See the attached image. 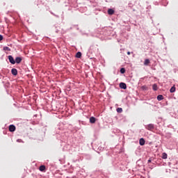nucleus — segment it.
<instances>
[{"label": "nucleus", "mask_w": 178, "mask_h": 178, "mask_svg": "<svg viewBox=\"0 0 178 178\" xmlns=\"http://www.w3.org/2000/svg\"><path fill=\"white\" fill-rule=\"evenodd\" d=\"M145 129L149 131H152L155 129V125L154 124H149L145 126Z\"/></svg>", "instance_id": "1"}, {"label": "nucleus", "mask_w": 178, "mask_h": 178, "mask_svg": "<svg viewBox=\"0 0 178 178\" xmlns=\"http://www.w3.org/2000/svg\"><path fill=\"white\" fill-rule=\"evenodd\" d=\"M8 60L10 63H11V65H15V63H16V62L15 61V58H13V56L10 55L8 56Z\"/></svg>", "instance_id": "2"}, {"label": "nucleus", "mask_w": 178, "mask_h": 178, "mask_svg": "<svg viewBox=\"0 0 178 178\" xmlns=\"http://www.w3.org/2000/svg\"><path fill=\"white\" fill-rule=\"evenodd\" d=\"M16 130V127L14 124H10L9 126V131L11 133H13Z\"/></svg>", "instance_id": "3"}, {"label": "nucleus", "mask_w": 178, "mask_h": 178, "mask_svg": "<svg viewBox=\"0 0 178 178\" xmlns=\"http://www.w3.org/2000/svg\"><path fill=\"white\" fill-rule=\"evenodd\" d=\"M120 88H122V90H126V88H127V85H126L125 83L121 82L120 83Z\"/></svg>", "instance_id": "4"}, {"label": "nucleus", "mask_w": 178, "mask_h": 178, "mask_svg": "<svg viewBox=\"0 0 178 178\" xmlns=\"http://www.w3.org/2000/svg\"><path fill=\"white\" fill-rule=\"evenodd\" d=\"M11 73L13 76H17V70L16 68H13L11 70Z\"/></svg>", "instance_id": "5"}, {"label": "nucleus", "mask_w": 178, "mask_h": 178, "mask_svg": "<svg viewBox=\"0 0 178 178\" xmlns=\"http://www.w3.org/2000/svg\"><path fill=\"white\" fill-rule=\"evenodd\" d=\"M95 122H97V118H95V117L90 118V123L94 124Z\"/></svg>", "instance_id": "6"}, {"label": "nucleus", "mask_w": 178, "mask_h": 178, "mask_svg": "<svg viewBox=\"0 0 178 178\" xmlns=\"http://www.w3.org/2000/svg\"><path fill=\"white\" fill-rule=\"evenodd\" d=\"M22 59L21 57H16L15 62V63L19 64L22 62Z\"/></svg>", "instance_id": "7"}, {"label": "nucleus", "mask_w": 178, "mask_h": 178, "mask_svg": "<svg viewBox=\"0 0 178 178\" xmlns=\"http://www.w3.org/2000/svg\"><path fill=\"white\" fill-rule=\"evenodd\" d=\"M139 144H140V145H144L145 144V140H144L143 138H141L139 140Z\"/></svg>", "instance_id": "8"}, {"label": "nucleus", "mask_w": 178, "mask_h": 178, "mask_svg": "<svg viewBox=\"0 0 178 178\" xmlns=\"http://www.w3.org/2000/svg\"><path fill=\"white\" fill-rule=\"evenodd\" d=\"M152 90L154 91H158V85L156 83L152 85Z\"/></svg>", "instance_id": "9"}, {"label": "nucleus", "mask_w": 178, "mask_h": 178, "mask_svg": "<svg viewBox=\"0 0 178 178\" xmlns=\"http://www.w3.org/2000/svg\"><path fill=\"white\" fill-rule=\"evenodd\" d=\"M113 13H115V10L113 9L110 8L108 10V15H113Z\"/></svg>", "instance_id": "10"}, {"label": "nucleus", "mask_w": 178, "mask_h": 178, "mask_svg": "<svg viewBox=\"0 0 178 178\" xmlns=\"http://www.w3.org/2000/svg\"><path fill=\"white\" fill-rule=\"evenodd\" d=\"M149 63H150L149 59L146 58V59L145 60V62H144V65H145V66H148V65H149Z\"/></svg>", "instance_id": "11"}, {"label": "nucleus", "mask_w": 178, "mask_h": 178, "mask_svg": "<svg viewBox=\"0 0 178 178\" xmlns=\"http://www.w3.org/2000/svg\"><path fill=\"white\" fill-rule=\"evenodd\" d=\"M161 158L162 159H168V154H166L165 152L163 153Z\"/></svg>", "instance_id": "12"}, {"label": "nucleus", "mask_w": 178, "mask_h": 178, "mask_svg": "<svg viewBox=\"0 0 178 178\" xmlns=\"http://www.w3.org/2000/svg\"><path fill=\"white\" fill-rule=\"evenodd\" d=\"M39 170H40V172H44V171L45 170V165H40V166L39 167Z\"/></svg>", "instance_id": "13"}, {"label": "nucleus", "mask_w": 178, "mask_h": 178, "mask_svg": "<svg viewBox=\"0 0 178 178\" xmlns=\"http://www.w3.org/2000/svg\"><path fill=\"white\" fill-rule=\"evenodd\" d=\"M162 99H163V95H159L157 96V100H158V101H162Z\"/></svg>", "instance_id": "14"}, {"label": "nucleus", "mask_w": 178, "mask_h": 178, "mask_svg": "<svg viewBox=\"0 0 178 178\" xmlns=\"http://www.w3.org/2000/svg\"><path fill=\"white\" fill-rule=\"evenodd\" d=\"M120 73L121 74H124V73H126V69H124V67L121 68Z\"/></svg>", "instance_id": "15"}, {"label": "nucleus", "mask_w": 178, "mask_h": 178, "mask_svg": "<svg viewBox=\"0 0 178 178\" xmlns=\"http://www.w3.org/2000/svg\"><path fill=\"white\" fill-rule=\"evenodd\" d=\"M175 91H176V88L175 86H172L170 89V92H175Z\"/></svg>", "instance_id": "16"}, {"label": "nucleus", "mask_w": 178, "mask_h": 178, "mask_svg": "<svg viewBox=\"0 0 178 178\" xmlns=\"http://www.w3.org/2000/svg\"><path fill=\"white\" fill-rule=\"evenodd\" d=\"M76 58H81V52L78 51L76 54Z\"/></svg>", "instance_id": "17"}, {"label": "nucleus", "mask_w": 178, "mask_h": 178, "mask_svg": "<svg viewBox=\"0 0 178 178\" xmlns=\"http://www.w3.org/2000/svg\"><path fill=\"white\" fill-rule=\"evenodd\" d=\"M118 113H122L123 112V109L122 108H117Z\"/></svg>", "instance_id": "18"}, {"label": "nucleus", "mask_w": 178, "mask_h": 178, "mask_svg": "<svg viewBox=\"0 0 178 178\" xmlns=\"http://www.w3.org/2000/svg\"><path fill=\"white\" fill-rule=\"evenodd\" d=\"M3 50L4 51H10V48H9L8 47H4Z\"/></svg>", "instance_id": "19"}, {"label": "nucleus", "mask_w": 178, "mask_h": 178, "mask_svg": "<svg viewBox=\"0 0 178 178\" xmlns=\"http://www.w3.org/2000/svg\"><path fill=\"white\" fill-rule=\"evenodd\" d=\"M128 6L129 8H133V4L131 3H129Z\"/></svg>", "instance_id": "20"}, {"label": "nucleus", "mask_w": 178, "mask_h": 178, "mask_svg": "<svg viewBox=\"0 0 178 178\" xmlns=\"http://www.w3.org/2000/svg\"><path fill=\"white\" fill-rule=\"evenodd\" d=\"M3 40V36L2 35H0V41H2Z\"/></svg>", "instance_id": "21"}, {"label": "nucleus", "mask_w": 178, "mask_h": 178, "mask_svg": "<svg viewBox=\"0 0 178 178\" xmlns=\"http://www.w3.org/2000/svg\"><path fill=\"white\" fill-rule=\"evenodd\" d=\"M51 13V15H53L54 16H55L56 17H59V15H55L54 13Z\"/></svg>", "instance_id": "22"}, {"label": "nucleus", "mask_w": 178, "mask_h": 178, "mask_svg": "<svg viewBox=\"0 0 178 178\" xmlns=\"http://www.w3.org/2000/svg\"><path fill=\"white\" fill-rule=\"evenodd\" d=\"M142 89L143 90H147V86H142Z\"/></svg>", "instance_id": "23"}, {"label": "nucleus", "mask_w": 178, "mask_h": 178, "mask_svg": "<svg viewBox=\"0 0 178 178\" xmlns=\"http://www.w3.org/2000/svg\"><path fill=\"white\" fill-rule=\"evenodd\" d=\"M17 143H22V139H17Z\"/></svg>", "instance_id": "24"}, {"label": "nucleus", "mask_w": 178, "mask_h": 178, "mask_svg": "<svg viewBox=\"0 0 178 178\" xmlns=\"http://www.w3.org/2000/svg\"><path fill=\"white\" fill-rule=\"evenodd\" d=\"M131 54L130 51H127V55H130Z\"/></svg>", "instance_id": "25"}, {"label": "nucleus", "mask_w": 178, "mask_h": 178, "mask_svg": "<svg viewBox=\"0 0 178 178\" xmlns=\"http://www.w3.org/2000/svg\"><path fill=\"white\" fill-rule=\"evenodd\" d=\"M147 162H148V163H150V162H151V160H148V161H147Z\"/></svg>", "instance_id": "26"}]
</instances>
